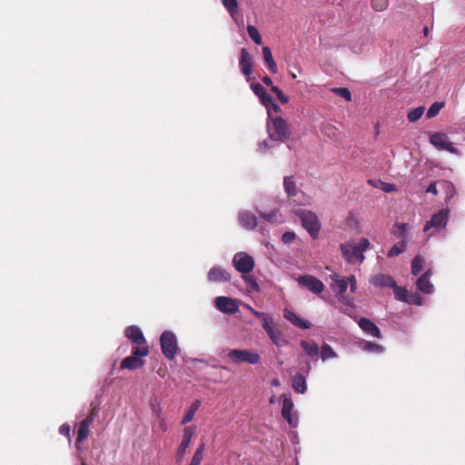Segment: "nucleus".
Instances as JSON below:
<instances>
[{"mask_svg":"<svg viewBox=\"0 0 465 465\" xmlns=\"http://www.w3.org/2000/svg\"><path fill=\"white\" fill-rule=\"evenodd\" d=\"M331 279L333 282L331 287L333 291L337 292V297L340 302L346 305H351L350 300L345 296V292L350 285L351 292H355L357 289V282L354 275L349 277H341L339 274L334 273L331 275Z\"/></svg>","mask_w":465,"mask_h":465,"instance_id":"obj_1","label":"nucleus"},{"mask_svg":"<svg viewBox=\"0 0 465 465\" xmlns=\"http://www.w3.org/2000/svg\"><path fill=\"white\" fill-rule=\"evenodd\" d=\"M370 246V241L367 238H361L359 244L354 245L352 243H341V251L342 257L350 263H355L357 262H362L364 260L363 252L366 251Z\"/></svg>","mask_w":465,"mask_h":465,"instance_id":"obj_2","label":"nucleus"},{"mask_svg":"<svg viewBox=\"0 0 465 465\" xmlns=\"http://www.w3.org/2000/svg\"><path fill=\"white\" fill-rule=\"evenodd\" d=\"M267 124V130L270 139L284 142L291 136V131L287 122L281 116L271 117Z\"/></svg>","mask_w":465,"mask_h":465,"instance_id":"obj_3","label":"nucleus"},{"mask_svg":"<svg viewBox=\"0 0 465 465\" xmlns=\"http://www.w3.org/2000/svg\"><path fill=\"white\" fill-rule=\"evenodd\" d=\"M149 354L148 346H141L134 347L132 350V353L130 356L125 357L122 361L120 368L122 370L127 369L130 371H134L142 368L144 365V361L143 357H145Z\"/></svg>","mask_w":465,"mask_h":465,"instance_id":"obj_4","label":"nucleus"},{"mask_svg":"<svg viewBox=\"0 0 465 465\" xmlns=\"http://www.w3.org/2000/svg\"><path fill=\"white\" fill-rule=\"evenodd\" d=\"M160 344L164 357L173 360L179 350L175 334L171 331H164L160 337Z\"/></svg>","mask_w":465,"mask_h":465,"instance_id":"obj_5","label":"nucleus"},{"mask_svg":"<svg viewBox=\"0 0 465 465\" xmlns=\"http://www.w3.org/2000/svg\"><path fill=\"white\" fill-rule=\"evenodd\" d=\"M298 215L301 219L302 227L313 239H316L321 230V223L318 216L314 213L307 210L299 211Z\"/></svg>","mask_w":465,"mask_h":465,"instance_id":"obj_6","label":"nucleus"},{"mask_svg":"<svg viewBox=\"0 0 465 465\" xmlns=\"http://www.w3.org/2000/svg\"><path fill=\"white\" fill-rule=\"evenodd\" d=\"M229 360L235 364L246 362L249 364H258L261 361L259 353L249 350L233 349L228 352Z\"/></svg>","mask_w":465,"mask_h":465,"instance_id":"obj_7","label":"nucleus"},{"mask_svg":"<svg viewBox=\"0 0 465 465\" xmlns=\"http://www.w3.org/2000/svg\"><path fill=\"white\" fill-rule=\"evenodd\" d=\"M296 281L301 288L307 289L314 294H321L325 288L321 280L310 274L300 275Z\"/></svg>","mask_w":465,"mask_h":465,"instance_id":"obj_8","label":"nucleus"},{"mask_svg":"<svg viewBox=\"0 0 465 465\" xmlns=\"http://www.w3.org/2000/svg\"><path fill=\"white\" fill-rule=\"evenodd\" d=\"M232 264L239 272L248 274L254 268V260L246 252H237L233 256Z\"/></svg>","mask_w":465,"mask_h":465,"instance_id":"obj_9","label":"nucleus"},{"mask_svg":"<svg viewBox=\"0 0 465 465\" xmlns=\"http://www.w3.org/2000/svg\"><path fill=\"white\" fill-rule=\"evenodd\" d=\"M430 143L440 150H445L454 154H459L460 151L453 146L452 143L449 141L448 135L445 133H433L430 136Z\"/></svg>","mask_w":465,"mask_h":465,"instance_id":"obj_10","label":"nucleus"},{"mask_svg":"<svg viewBox=\"0 0 465 465\" xmlns=\"http://www.w3.org/2000/svg\"><path fill=\"white\" fill-rule=\"evenodd\" d=\"M195 426H187L184 428L183 431L182 441L176 450L175 459L177 463H180L183 460L186 453V450L191 444L192 439L195 433Z\"/></svg>","mask_w":465,"mask_h":465,"instance_id":"obj_11","label":"nucleus"},{"mask_svg":"<svg viewBox=\"0 0 465 465\" xmlns=\"http://www.w3.org/2000/svg\"><path fill=\"white\" fill-rule=\"evenodd\" d=\"M449 221V211L446 209L440 210L437 213L433 214L430 221H428L423 228L425 232L430 229L439 230L444 228Z\"/></svg>","mask_w":465,"mask_h":465,"instance_id":"obj_12","label":"nucleus"},{"mask_svg":"<svg viewBox=\"0 0 465 465\" xmlns=\"http://www.w3.org/2000/svg\"><path fill=\"white\" fill-rule=\"evenodd\" d=\"M214 303L215 307L223 313L232 314L239 310L236 300L230 297L219 296L215 299Z\"/></svg>","mask_w":465,"mask_h":465,"instance_id":"obj_13","label":"nucleus"},{"mask_svg":"<svg viewBox=\"0 0 465 465\" xmlns=\"http://www.w3.org/2000/svg\"><path fill=\"white\" fill-rule=\"evenodd\" d=\"M239 66L241 72L246 77H249L252 73L253 57L250 54L247 49L242 48L240 53ZM248 81L250 78L247 79Z\"/></svg>","mask_w":465,"mask_h":465,"instance_id":"obj_14","label":"nucleus"},{"mask_svg":"<svg viewBox=\"0 0 465 465\" xmlns=\"http://www.w3.org/2000/svg\"><path fill=\"white\" fill-rule=\"evenodd\" d=\"M93 423L91 417H86L80 422L75 440V448L77 449V450H82L81 444L84 440L88 438L90 433V426Z\"/></svg>","mask_w":465,"mask_h":465,"instance_id":"obj_15","label":"nucleus"},{"mask_svg":"<svg viewBox=\"0 0 465 465\" xmlns=\"http://www.w3.org/2000/svg\"><path fill=\"white\" fill-rule=\"evenodd\" d=\"M124 333L128 340L138 345L137 347L147 346L146 340L139 327L134 325L129 326L125 329Z\"/></svg>","mask_w":465,"mask_h":465,"instance_id":"obj_16","label":"nucleus"},{"mask_svg":"<svg viewBox=\"0 0 465 465\" xmlns=\"http://www.w3.org/2000/svg\"><path fill=\"white\" fill-rule=\"evenodd\" d=\"M208 280L213 282H226L231 280V273L220 266H213L208 272Z\"/></svg>","mask_w":465,"mask_h":465,"instance_id":"obj_17","label":"nucleus"},{"mask_svg":"<svg viewBox=\"0 0 465 465\" xmlns=\"http://www.w3.org/2000/svg\"><path fill=\"white\" fill-rule=\"evenodd\" d=\"M251 88L252 92L259 97L261 103L267 108L268 114L270 115L269 104H272V95L259 83L252 84Z\"/></svg>","mask_w":465,"mask_h":465,"instance_id":"obj_18","label":"nucleus"},{"mask_svg":"<svg viewBox=\"0 0 465 465\" xmlns=\"http://www.w3.org/2000/svg\"><path fill=\"white\" fill-rule=\"evenodd\" d=\"M360 328L367 334L375 337L381 338V332L379 327L368 318H361L358 322Z\"/></svg>","mask_w":465,"mask_h":465,"instance_id":"obj_19","label":"nucleus"},{"mask_svg":"<svg viewBox=\"0 0 465 465\" xmlns=\"http://www.w3.org/2000/svg\"><path fill=\"white\" fill-rule=\"evenodd\" d=\"M370 282L372 285L379 287V288H384V287L393 288V286L396 283V282L391 275L382 274V273H378V274L373 275L370 279Z\"/></svg>","mask_w":465,"mask_h":465,"instance_id":"obj_20","label":"nucleus"},{"mask_svg":"<svg viewBox=\"0 0 465 465\" xmlns=\"http://www.w3.org/2000/svg\"><path fill=\"white\" fill-rule=\"evenodd\" d=\"M283 315L286 320H288L290 322H292L296 327H299L302 330H307V329L311 328L310 322L302 319L295 312H293L290 310H285Z\"/></svg>","mask_w":465,"mask_h":465,"instance_id":"obj_21","label":"nucleus"},{"mask_svg":"<svg viewBox=\"0 0 465 465\" xmlns=\"http://www.w3.org/2000/svg\"><path fill=\"white\" fill-rule=\"evenodd\" d=\"M239 223L242 227L248 230L254 229L258 224L257 217L250 212L241 213L239 214Z\"/></svg>","mask_w":465,"mask_h":465,"instance_id":"obj_22","label":"nucleus"},{"mask_svg":"<svg viewBox=\"0 0 465 465\" xmlns=\"http://www.w3.org/2000/svg\"><path fill=\"white\" fill-rule=\"evenodd\" d=\"M300 345L308 357L314 358L320 353V347L312 340H302Z\"/></svg>","mask_w":465,"mask_h":465,"instance_id":"obj_23","label":"nucleus"},{"mask_svg":"<svg viewBox=\"0 0 465 465\" xmlns=\"http://www.w3.org/2000/svg\"><path fill=\"white\" fill-rule=\"evenodd\" d=\"M293 408L292 400L290 397H283L282 399V416L288 421L290 426L294 427L293 420L292 417V410Z\"/></svg>","mask_w":465,"mask_h":465,"instance_id":"obj_24","label":"nucleus"},{"mask_svg":"<svg viewBox=\"0 0 465 465\" xmlns=\"http://www.w3.org/2000/svg\"><path fill=\"white\" fill-rule=\"evenodd\" d=\"M430 272L428 271L417 280V288L423 293H430L433 290V285L430 282Z\"/></svg>","mask_w":465,"mask_h":465,"instance_id":"obj_25","label":"nucleus"},{"mask_svg":"<svg viewBox=\"0 0 465 465\" xmlns=\"http://www.w3.org/2000/svg\"><path fill=\"white\" fill-rule=\"evenodd\" d=\"M292 386L298 393H304L307 391V382L305 377L301 374H295L292 379Z\"/></svg>","mask_w":465,"mask_h":465,"instance_id":"obj_26","label":"nucleus"},{"mask_svg":"<svg viewBox=\"0 0 465 465\" xmlns=\"http://www.w3.org/2000/svg\"><path fill=\"white\" fill-rule=\"evenodd\" d=\"M283 189L289 197H294L298 193V189L293 176H285L283 179Z\"/></svg>","mask_w":465,"mask_h":465,"instance_id":"obj_27","label":"nucleus"},{"mask_svg":"<svg viewBox=\"0 0 465 465\" xmlns=\"http://www.w3.org/2000/svg\"><path fill=\"white\" fill-rule=\"evenodd\" d=\"M262 52L263 60H264L268 69L271 71V73L276 74L277 73V65L272 57L271 49L268 46H263Z\"/></svg>","mask_w":465,"mask_h":465,"instance_id":"obj_28","label":"nucleus"},{"mask_svg":"<svg viewBox=\"0 0 465 465\" xmlns=\"http://www.w3.org/2000/svg\"><path fill=\"white\" fill-rule=\"evenodd\" d=\"M267 335L270 337L272 341L277 346V347H282L287 344V341L282 337V331L276 327H274L272 330H269L268 332H266Z\"/></svg>","mask_w":465,"mask_h":465,"instance_id":"obj_29","label":"nucleus"},{"mask_svg":"<svg viewBox=\"0 0 465 465\" xmlns=\"http://www.w3.org/2000/svg\"><path fill=\"white\" fill-rule=\"evenodd\" d=\"M222 4L228 11L231 17L236 21L239 15V5L237 0H222Z\"/></svg>","mask_w":465,"mask_h":465,"instance_id":"obj_30","label":"nucleus"},{"mask_svg":"<svg viewBox=\"0 0 465 465\" xmlns=\"http://www.w3.org/2000/svg\"><path fill=\"white\" fill-rule=\"evenodd\" d=\"M200 405H201V401H199V400H196L195 401H193L191 404V406L186 411V413L181 421V423L183 425H185L193 420L194 415H195L196 411H198Z\"/></svg>","mask_w":465,"mask_h":465,"instance_id":"obj_31","label":"nucleus"},{"mask_svg":"<svg viewBox=\"0 0 465 465\" xmlns=\"http://www.w3.org/2000/svg\"><path fill=\"white\" fill-rule=\"evenodd\" d=\"M407 248V241L406 240H401L397 243H395L388 252L387 255L389 258H393L396 256H399L400 254L403 253L406 251Z\"/></svg>","mask_w":465,"mask_h":465,"instance_id":"obj_32","label":"nucleus"},{"mask_svg":"<svg viewBox=\"0 0 465 465\" xmlns=\"http://www.w3.org/2000/svg\"><path fill=\"white\" fill-rule=\"evenodd\" d=\"M321 359L324 361L329 359H333L337 357V353L327 343H323L320 349Z\"/></svg>","mask_w":465,"mask_h":465,"instance_id":"obj_33","label":"nucleus"},{"mask_svg":"<svg viewBox=\"0 0 465 465\" xmlns=\"http://www.w3.org/2000/svg\"><path fill=\"white\" fill-rule=\"evenodd\" d=\"M205 450V444L202 442L196 450L194 451V454L192 458V460L189 465H200L203 459V452Z\"/></svg>","mask_w":465,"mask_h":465,"instance_id":"obj_34","label":"nucleus"},{"mask_svg":"<svg viewBox=\"0 0 465 465\" xmlns=\"http://www.w3.org/2000/svg\"><path fill=\"white\" fill-rule=\"evenodd\" d=\"M423 258L420 255H416L411 262V273L418 275L423 269Z\"/></svg>","mask_w":465,"mask_h":465,"instance_id":"obj_35","label":"nucleus"},{"mask_svg":"<svg viewBox=\"0 0 465 465\" xmlns=\"http://www.w3.org/2000/svg\"><path fill=\"white\" fill-rule=\"evenodd\" d=\"M424 111H425V107L424 106H419V107H416L414 109H411L408 113V115H407L408 120L411 123L418 121L423 115Z\"/></svg>","mask_w":465,"mask_h":465,"instance_id":"obj_36","label":"nucleus"},{"mask_svg":"<svg viewBox=\"0 0 465 465\" xmlns=\"http://www.w3.org/2000/svg\"><path fill=\"white\" fill-rule=\"evenodd\" d=\"M247 32L251 39L256 44V45H262V36L258 31V29L252 25H247Z\"/></svg>","mask_w":465,"mask_h":465,"instance_id":"obj_37","label":"nucleus"},{"mask_svg":"<svg viewBox=\"0 0 465 465\" xmlns=\"http://www.w3.org/2000/svg\"><path fill=\"white\" fill-rule=\"evenodd\" d=\"M392 289L395 298L397 300L401 302H410V300L408 299V292L406 289L398 286L397 283H395Z\"/></svg>","mask_w":465,"mask_h":465,"instance_id":"obj_38","label":"nucleus"},{"mask_svg":"<svg viewBox=\"0 0 465 465\" xmlns=\"http://www.w3.org/2000/svg\"><path fill=\"white\" fill-rule=\"evenodd\" d=\"M443 106H444L443 102L433 103L427 111V117L428 118L435 117L440 113V111L442 109Z\"/></svg>","mask_w":465,"mask_h":465,"instance_id":"obj_39","label":"nucleus"},{"mask_svg":"<svg viewBox=\"0 0 465 465\" xmlns=\"http://www.w3.org/2000/svg\"><path fill=\"white\" fill-rule=\"evenodd\" d=\"M331 91L335 94L342 97L344 100L350 102L351 101V94L348 88L345 87H334L331 88Z\"/></svg>","mask_w":465,"mask_h":465,"instance_id":"obj_40","label":"nucleus"},{"mask_svg":"<svg viewBox=\"0 0 465 465\" xmlns=\"http://www.w3.org/2000/svg\"><path fill=\"white\" fill-rule=\"evenodd\" d=\"M362 349L366 351L377 353H381L384 351V348L381 345L374 343L372 341H365Z\"/></svg>","mask_w":465,"mask_h":465,"instance_id":"obj_41","label":"nucleus"},{"mask_svg":"<svg viewBox=\"0 0 465 465\" xmlns=\"http://www.w3.org/2000/svg\"><path fill=\"white\" fill-rule=\"evenodd\" d=\"M371 7L377 12H382L389 6V0H371Z\"/></svg>","mask_w":465,"mask_h":465,"instance_id":"obj_42","label":"nucleus"},{"mask_svg":"<svg viewBox=\"0 0 465 465\" xmlns=\"http://www.w3.org/2000/svg\"><path fill=\"white\" fill-rule=\"evenodd\" d=\"M262 328L266 332L269 331V330H272L274 327H276V324L272 319V317L268 313L265 315L264 318L261 320Z\"/></svg>","mask_w":465,"mask_h":465,"instance_id":"obj_43","label":"nucleus"},{"mask_svg":"<svg viewBox=\"0 0 465 465\" xmlns=\"http://www.w3.org/2000/svg\"><path fill=\"white\" fill-rule=\"evenodd\" d=\"M394 227L397 228V235L401 237V240L407 241V231L409 228V225L404 223H396L394 224Z\"/></svg>","mask_w":465,"mask_h":465,"instance_id":"obj_44","label":"nucleus"},{"mask_svg":"<svg viewBox=\"0 0 465 465\" xmlns=\"http://www.w3.org/2000/svg\"><path fill=\"white\" fill-rule=\"evenodd\" d=\"M243 281L245 282L246 285L254 292H258L260 290L259 284L257 283L255 278L253 276L250 275H243L242 276Z\"/></svg>","mask_w":465,"mask_h":465,"instance_id":"obj_45","label":"nucleus"},{"mask_svg":"<svg viewBox=\"0 0 465 465\" xmlns=\"http://www.w3.org/2000/svg\"><path fill=\"white\" fill-rule=\"evenodd\" d=\"M259 214L262 218H263L265 221H267L269 223H277V218H278L277 211H271L269 213L259 212Z\"/></svg>","mask_w":465,"mask_h":465,"instance_id":"obj_46","label":"nucleus"},{"mask_svg":"<svg viewBox=\"0 0 465 465\" xmlns=\"http://www.w3.org/2000/svg\"><path fill=\"white\" fill-rule=\"evenodd\" d=\"M272 92L274 93L282 104H287L289 97L277 86H272Z\"/></svg>","mask_w":465,"mask_h":465,"instance_id":"obj_47","label":"nucleus"},{"mask_svg":"<svg viewBox=\"0 0 465 465\" xmlns=\"http://www.w3.org/2000/svg\"><path fill=\"white\" fill-rule=\"evenodd\" d=\"M295 233L293 232H286L282 236V241L284 243H291L295 240Z\"/></svg>","mask_w":465,"mask_h":465,"instance_id":"obj_48","label":"nucleus"},{"mask_svg":"<svg viewBox=\"0 0 465 465\" xmlns=\"http://www.w3.org/2000/svg\"><path fill=\"white\" fill-rule=\"evenodd\" d=\"M70 431H71V428L68 424H63L59 428L60 434H62L69 439H70Z\"/></svg>","mask_w":465,"mask_h":465,"instance_id":"obj_49","label":"nucleus"},{"mask_svg":"<svg viewBox=\"0 0 465 465\" xmlns=\"http://www.w3.org/2000/svg\"><path fill=\"white\" fill-rule=\"evenodd\" d=\"M246 308L258 319L262 320V318L265 317V315L267 314L266 312H260L256 310H254L252 307H251L250 305H247Z\"/></svg>","mask_w":465,"mask_h":465,"instance_id":"obj_50","label":"nucleus"},{"mask_svg":"<svg viewBox=\"0 0 465 465\" xmlns=\"http://www.w3.org/2000/svg\"><path fill=\"white\" fill-rule=\"evenodd\" d=\"M426 192H427V193H432V194H434V195H437V194H438L437 183H436V182L431 183L428 186V188H427Z\"/></svg>","mask_w":465,"mask_h":465,"instance_id":"obj_51","label":"nucleus"},{"mask_svg":"<svg viewBox=\"0 0 465 465\" xmlns=\"http://www.w3.org/2000/svg\"><path fill=\"white\" fill-rule=\"evenodd\" d=\"M335 127L332 126L331 124H326L324 125L323 127V132L328 134V135H331V134H335Z\"/></svg>","mask_w":465,"mask_h":465,"instance_id":"obj_52","label":"nucleus"},{"mask_svg":"<svg viewBox=\"0 0 465 465\" xmlns=\"http://www.w3.org/2000/svg\"><path fill=\"white\" fill-rule=\"evenodd\" d=\"M382 190H383L385 193H391V192H393V191H395V185H394V184H391V183H383Z\"/></svg>","mask_w":465,"mask_h":465,"instance_id":"obj_53","label":"nucleus"},{"mask_svg":"<svg viewBox=\"0 0 465 465\" xmlns=\"http://www.w3.org/2000/svg\"><path fill=\"white\" fill-rule=\"evenodd\" d=\"M409 302H412L416 305H421V297L419 294L411 296V300Z\"/></svg>","mask_w":465,"mask_h":465,"instance_id":"obj_54","label":"nucleus"},{"mask_svg":"<svg viewBox=\"0 0 465 465\" xmlns=\"http://www.w3.org/2000/svg\"><path fill=\"white\" fill-rule=\"evenodd\" d=\"M97 412H98V410L96 407H93L89 415L87 417H91L92 418V423L94 422V417L97 415Z\"/></svg>","mask_w":465,"mask_h":465,"instance_id":"obj_55","label":"nucleus"},{"mask_svg":"<svg viewBox=\"0 0 465 465\" xmlns=\"http://www.w3.org/2000/svg\"><path fill=\"white\" fill-rule=\"evenodd\" d=\"M262 81L264 84H266L268 86H271V87L273 86L272 79L267 75L263 76Z\"/></svg>","mask_w":465,"mask_h":465,"instance_id":"obj_56","label":"nucleus"},{"mask_svg":"<svg viewBox=\"0 0 465 465\" xmlns=\"http://www.w3.org/2000/svg\"><path fill=\"white\" fill-rule=\"evenodd\" d=\"M272 107L275 113L281 112V107L272 99V104H269V108Z\"/></svg>","mask_w":465,"mask_h":465,"instance_id":"obj_57","label":"nucleus"},{"mask_svg":"<svg viewBox=\"0 0 465 465\" xmlns=\"http://www.w3.org/2000/svg\"><path fill=\"white\" fill-rule=\"evenodd\" d=\"M271 383L272 386H279L280 381L278 379H273Z\"/></svg>","mask_w":465,"mask_h":465,"instance_id":"obj_58","label":"nucleus"},{"mask_svg":"<svg viewBox=\"0 0 465 465\" xmlns=\"http://www.w3.org/2000/svg\"><path fill=\"white\" fill-rule=\"evenodd\" d=\"M429 33H430L429 27H428V26H425V27L423 28V35H424L425 36H428V35H429Z\"/></svg>","mask_w":465,"mask_h":465,"instance_id":"obj_59","label":"nucleus"},{"mask_svg":"<svg viewBox=\"0 0 465 465\" xmlns=\"http://www.w3.org/2000/svg\"><path fill=\"white\" fill-rule=\"evenodd\" d=\"M312 370V366H311V363L310 362H307L306 364V370H305V372L306 373H309Z\"/></svg>","mask_w":465,"mask_h":465,"instance_id":"obj_60","label":"nucleus"},{"mask_svg":"<svg viewBox=\"0 0 465 465\" xmlns=\"http://www.w3.org/2000/svg\"><path fill=\"white\" fill-rule=\"evenodd\" d=\"M440 183H441V184H444V185H446V186H448V187L452 186V184H451V183H448V182H446V181H442V182H440Z\"/></svg>","mask_w":465,"mask_h":465,"instance_id":"obj_61","label":"nucleus"},{"mask_svg":"<svg viewBox=\"0 0 465 465\" xmlns=\"http://www.w3.org/2000/svg\"><path fill=\"white\" fill-rule=\"evenodd\" d=\"M162 429L163 431H165L167 430V426L163 421L162 422Z\"/></svg>","mask_w":465,"mask_h":465,"instance_id":"obj_62","label":"nucleus"},{"mask_svg":"<svg viewBox=\"0 0 465 465\" xmlns=\"http://www.w3.org/2000/svg\"><path fill=\"white\" fill-rule=\"evenodd\" d=\"M292 77L293 79H295V78H296V74H292Z\"/></svg>","mask_w":465,"mask_h":465,"instance_id":"obj_63","label":"nucleus"},{"mask_svg":"<svg viewBox=\"0 0 465 465\" xmlns=\"http://www.w3.org/2000/svg\"><path fill=\"white\" fill-rule=\"evenodd\" d=\"M81 465H86V464H85V462L83 461Z\"/></svg>","mask_w":465,"mask_h":465,"instance_id":"obj_64","label":"nucleus"}]
</instances>
